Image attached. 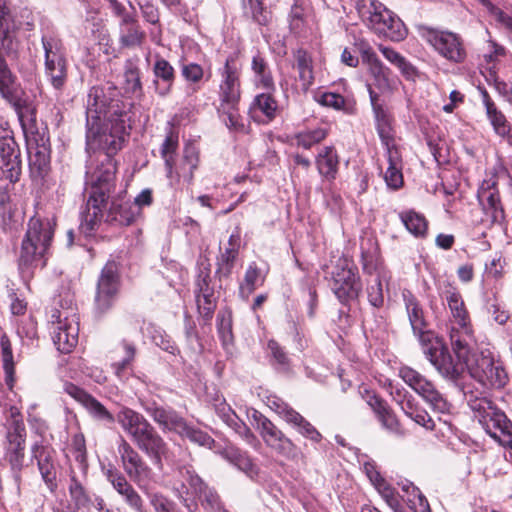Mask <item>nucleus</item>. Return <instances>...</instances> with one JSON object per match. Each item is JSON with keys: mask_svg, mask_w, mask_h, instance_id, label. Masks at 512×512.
Wrapping results in <instances>:
<instances>
[{"mask_svg": "<svg viewBox=\"0 0 512 512\" xmlns=\"http://www.w3.org/2000/svg\"><path fill=\"white\" fill-rule=\"evenodd\" d=\"M69 494L77 509L85 508L90 503V498L73 469L70 472Z\"/></svg>", "mask_w": 512, "mask_h": 512, "instance_id": "nucleus-52", "label": "nucleus"}, {"mask_svg": "<svg viewBox=\"0 0 512 512\" xmlns=\"http://www.w3.org/2000/svg\"><path fill=\"white\" fill-rule=\"evenodd\" d=\"M139 216V211L129 201L114 200L112 201L106 222L112 225L129 226Z\"/></svg>", "mask_w": 512, "mask_h": 512, "instance_id": "nucleus-34", "label": "nucleus"}, {"mask_svg": "<svg viewBox=\"0 0 512 512\" xmlns=\"http://www.w3.org/2000/svg\"><path fill=\"white\" fill-rule=\"evenodd\" d=\"M144 410L163 431L178 434L185 427V420L173 409L164 408L153 402L146 404Z\"/></svg>", "mask_w": 512, "mask_h": 512, "instance_id": "nucleus-27", "label": "nucleus"}, {"mask_svg": "<svg viewBox=\"0 0 512 512\" xmlns=\"http://www.w3.org/2000/svg\"><path fill=\"white\" fill-rule=\"evenodd\" d=\"M378 49L387 61L396 66L401 71L402 75L406 79L414 80L416 78V68L409 61H407L404 56H402L393 48L384 45H379Z\"/></svg>", "mask_w": 512, "mask_h": 512, "instance_id": "nucleus-43", "label": "nucleus"}, {"mask_svg": "<svg viewBox=\"0 0 512 512\" xmlns=\"http://www.w3.org/2000/svg\"><path fill=\"white\" fill-rule=\"evenodd\" d=\"M87 151L113 157L123 146L126 135V113L119 101L108 99L101 87H92L86 103Z\"/></svg>", "mask_w": 512, "mask_h": 512, "instance_id": "nucleus-1", "label": "nucleus"}, {"mask_svg": "<svg viewBox=\"0 0 512 512\" xmlns=\"http://www.w3.org/2000/svg\"><path fill=\"white\" fill-rule=\"evenodd\" d=\"M240 69L232 57L226 59L220 69L218 113L226 127L235 132L245 133L246 126L239 114L241 97Z\"/></svg>", "mask_w": 512, "mask_h": 512, "instance_id": "nucleus-4", "label": "nucleus"}, {"mask_svg": "<svg viewBox=\"0 0 512 512\" xmlns=\"http://www.w3.org/2000/svg\"><path fill=\"white\" fill-rule=\"evenodd\" d=\"M328 136L326 127H317L298 132L295 137V143L298 147L309 150L315 145L321 143Z\"/></svg>", "mask_w": 512, "mask_h": 512, "instance_id": "nucleus-47", "label": "nucleus"}, {"mask_svg": "<svg viewBox=\"0 0 512 512\" xmlns=\"http://www.w3.org/2000/svg\"><path fill=\"white\" fill-rule=\"evenodd\" d=\"M20 23L12 19L9 9L5 4H2V50L6 51L7 55H15L19 41L16 38V29H18Z\"/></svg>", "mask_w": 512, "mask_h": 512, "instance_id": "nucleus-38", "label": "nucleus"}, {"mask_svg": "<svg viewBox=\"0 0 512 512\" xmlns=\"http://www.w3.org/2000/svg\"><path fill=\"white\" fill-rule=\"evenodd\" d=\"M154 86L156 93L165 97L171 92L175 81V70L164 58L158 57L153 66Z\"/></svg>", "mask_w": 512, "mask_h": 512, "instance_id": "nucleus-33", "label": "nucleus"}, {"mask_svg": "<svg viewBox=\"0 0 512 512\" xmlns=\"http://www.w3.org/2000/svg\"><path fill=\"white\" fill-rule=\"evenodd\" d=\"M376 414L378 421L381 423L382 427L386 429L388 432L395 435H402L401 425L394 414V412L389 408V406H385L381 410H379Z\"/></svg>", "mask_w": 512, "mask_h": 512, "instance_id": "nucleus-57", "label": "nucleus"}, {"mask_svg": "<svg viewBox=\"0 0 512 512\" xmlns=\"http://www.w3.org/2000/svg\"><path fill=\"white\" fill-rule=\"evenodd\" d=\"M220 455L236 466L239 470L253 478L258 474V468L246 452L241 451L235 446H226L219 451Z\"/></svg>", "mask_w": 512, "mask_h": 512, "instance_id": "nucleus-39", "label": "nucleus"}, {"mask_svg": "<svg viewBox=\"0 0 512 512\" xmlns=\"http://www.w3.org/2000/svg\"><path fill=\"white\" fill-rule=\"evenodd\" d=\"M356 10L364 25L380 37L404 40L408 30L403 21L377 0H358Z\"/></svg>", "mask_w": 512, "mask_h": 512, "instance_id": "nucleus-6", "label": "nucleus"}, {"mask_svg": "<svg viewBox=\"0 0 512 512\" xmlns=\"http://www.w3.org/2000/svg\"><path fill=\"white\" fill-rule=\"evenodd\" d=\"M399 376L411 389L421 396L435 412L440 414H449L451 412L452 405L447 401L444 395L440 393L432 381L417 370L409 366H402L399 369Z\"/></svg>", "mask_w": 512, "mask_h": 512, "instance_id": "nucleus-12", "label": "nucleus"}, {"mask_svg": "<svg viewBox=\"0 0 512 512\" xmlns=\"http://www.w3.org/2000/svg\"><path fill=\"white\" fill-rule=\"evenodd\" d=\"M137 448L149 457L152 463L159 469H163L164 461H171V453L168 443L150 425L135 441Z\"/></svg>", "mask_w": 512, "mask_h": 512, "instance_id": "nucleus-19", "label": "nucleus"}, {"mask_svg": "<svg viewBox=\"0 0 512 512\" xmlns=\"http://www.w3.org/2000/svg\"><path fill=\"white\" fill-rule=\"evenodd\" d=\"M264 276L261 274L260 269L256 263H251L244 276L243 282L239 287V295L243 299L247 300L249 296L255 291V289L262 285L264 282Z\"/></svg>", "mask_w": 512, "mask_h": 512, "instance_id": "nucleus-46", "label": "nucleus"}, {"mask_svg": "<svg viewBox=\"0 0 512 512\" xmlns=\"http://www.w3.org/2000/svg\"><path fill=\"white\" fill-rule=\"evenodd\" d=\"M285 422L301 436L314 443H319L322 440L321 433L296 410L290 413V416Z\"/></svg>", "mask_w": 512, "mask_h": 512, "instance_id": "nucleus-41", "label": "nucleus"}, {"mask_svg": "<svg viewBox=\"0 0 512 512\" xmlns=\"http://www.w3.org/2000/svg\"><path fill=\"white\" fill-rule=\"evenodd\" d=\"M483 102L486 107L487 116L495 132L501 137L507 136L510 132V127L506 117L497 110L495 104L492 102L486 91L483 92Z\"/></svg>", "mask_w": 512, "mask_h": 512, "instance_id": "nucleus-44", "label": "nucleus"}, {"mask_svg": "<svg viewBox=\"0 0 512 512\" xmlns=\"http://www.w3.org/2000/svg\"><path fill=\"white\" fill-rule=\"evenodd\" d=\"M2 97L14 108L26 135H38L36 108L11 71L2 64Z\"/></svg>", "mask_w": 512, "mask_h": 512, "instance_id": "nucleus-9", "label": "nucleus"}, {"mask_svg": "<svg viewBox=\"0 0 512 512\" xmlns=\"http://www.w3.org/2000/svg\"><path fill=\"white\" fill-rule=\"evenodd\" d=\"M478 199L485 213L491 216L492 222L501 223L505 219L497 181L494 177L482 182L478 190Z\"/></svg>", "mask_w": 512, "mask_h": 512, "instance_id": "nucleus-23", "label": "nucleus"}, {"mask_svg": "<svg viewBox=\"0 0 512 512\" xmlns=\"http://www.w3.org/2000/svg\"><path fill=\"white\" fill-rule=\"evenodd\" d=\"M332 290L340 302L345 303L358 297L361 291L360 278L353 268L340 267L333 273Z\"/></svg>", "mask_w": 512, "mask_h": 512, "instance_id": "nucleus-22", "label": "nucleus"}, {"mask_svg": "<svg viewBox=\"0 0 512 512\" xmlns=\"http://www.w3.org/2000/svg\"><path fill=\"white\" fill-rule=\"evenodd\" d=\"M7 430L9 445L6 452V459L9 461L11 469L14 472L15 481L18 483L20 480L19 471L21 470L24 461V440L26 430L20 409L15 404L9 406Z\"/></svg>", "mask_w": 512, "mask_h": 512, "instance_id": "nucleus-13", "label": "nucleus"}, {"mask_svg": "<svg viewBox=\"0 0 512 512\" xmlns=\"http://www.w3.org/2000/svg\"><path fill=\"white\" fill-rule=\"evenodd\" d=\"M65 304L60 303L61 310L51 309L49 324L54 345L60 352L69 353L78 343L79 325L71 296L66 297Z\"/></svg>", "mask_w": 512, "mask_h": 512, "instance_id": "nucleus-10", "label": "nucleus"}, {"mask_svg": "<svg viewBox=\"0 0 512 512\" xmlns=\"http://www.w3.org/2000/svg\"><path fill=\"white\" fill-rule=\"evenodd\" d=\"M267 405L270 409L277 413L284 421H286L290 416V413L294 411V409L289 404H287L277 396L268 397Z\"/></svg>", "mask_w": 512, "mask_h": 512, "instance_id": "nucleus-63", "label": "nucleus"}, {"mask_svg": "<svg viewBox=\"0 0 512 512\" xmlns=\"http://www.w3.org/2000/svg\"><path fill=\"white\" fill-rule=\"evenodd\" d=\"M267 348L271 357L272 364L275 365L278 370H288L289 358L279 343L275 340H269Z\"/></svg>", "mask_w": 512, "mask_h": 512, "instance_id": "nucleus-59", "label": "nucleus"}, {"mask_svg": "<svg viewBox=\"0 0 512 512\" xmlns=\"http://www.w3.org/2000/svg\"><path fill=\"white\" fill-rule=\"evenodd\" d=\"M21 175L20 150L13 138L2 136V179L15 183Z\"/></svg>", "mask_w": 512, "mask_h": 512, "instance_id": "nucleus-25", "label": "nucleus"}, {"mask_svg": "<svg viewBox=\"0 0 512 512\" xmlns=\"http://www.w3.org/2000/svg\"><path fill=\"white\" fill-rule=\"evenodd\" d=\"M195 296L199 314L201 315L204 323H209L213 317L217 302L214 296V290L210 286V275L208 270H202L199 273L196 280Z\"/></svg>", "mask_w": 512, "mask_h": 512, "instance_id": "nucleus-24", "label": "nucleus"}, {"mask_svg": "<svg viewBox=\"0 0 512 512\" xmlns=\"http://www.w3.org/2000/svg\"><path fill=\"white\" fill-rule=\"evenodd\" d=\"M145 39V32L141 29L137 17H128L119 22V43L124 48L140 46Z\"/></svg>", "mask_w": 512, "mask_h": 512, "instance_id": "nucleus-35", "label": "nucleus"}, {"mask_svg": "<svg viewBox=\"0 0 512 512\" xmlns=\"http://www.w3.org/2000/svg\"><path fill=\"white\" fill-rule=\"evenodd\" d=\"M295 65L298 70L299 80L303 90H308L313 83V67L311 56L303 49H298L294 53Z\"/></svg>", "mask_w": 512, "mask_h": 512, "instance_id": "nucleus-42", "label": "nucleus"}, {"mask_svg": "<svg viewBox=\"0 0 512 512\" xmlns=\"http://www.w3.org/2000/svg\"><path fill=\"white\" fill-rule=\"evenodd\" d=\"M251 69L257 87L267 91H275V83L267 61L257 54L252 58Z\"/></svg>", "mask_w": 512, "mask_h": 512, "instance_id": "nucleus-40", "label": "nucleus"}, {"mask_svg": "<svg viewBox=\"0 0 512 512\" xmlns=\"http://www.w3.org/2000/svg\"><path fill=\"white\" fill-rule=\"evenodd\" d=\"M198 152L192 146L186 147L183 157L178 163L173 160V184L170 185L177 189L181 180L191 184L194 178V171L198 166ZM171 181V179H169Z\"/></svg>", "mask_w": 512, "mask_h": 512, "instance_id": "nucleus-29", "label": "nucleus"}, {"mask_svg": "<svg viewBox=\"0 0 512 512\" xmlns=\"http://www.w3.org/2000/svg\"><path fill=\"white\" fill-rule=\"evenodd\" d=\"M178 146V140L173 136H168L164 140L161 147V154L165 161L166 174L169 179H171V183L173 184V154L176 151Z\"/></svg>", "mask_w": 512, "mask_h": 512, "instance_id": "nucleus-58", "label": "nucleus"}, {"mask_svg": "<svg viewBox=\"0 0 512 512\" xmlns=\"http://www.w3.org/2000/svg\"><path fill=\"white\" fill-rule=\"evenodd\" d=\"M356 10L364 25L380 37L404 40L408 30L403 21L377 0H358Z\"/></svg>", "mask_w": 512, "mask_h": 512, "instance_id": "nucleus-5", "label": "nucleus"}, {"mask_svg": "<svg viewBox=\"0 0 512 512\" xmlns=\"http://www.w3.org/2000/svg\"><path fill=\"white\" fill-rule=\"evenodd\" d=\"M119 285L118 267L114 261L107 262L103 267L95 297L96 308L99 312L107 311L113 302Z\"/></svg>", "mask_w": 512, "mask_h": 512, "instance_id": "nucleus-20", "label": "nucleus"}, {"mask_svg": "<svg viewBox=\"0 0 512 512\" xmlns=\"http://www.w3.org/2000/svg\"><path fill=\"white\" fill-rule=\"evenodd\" d=\"M181 75L186 82L190 83V90L192 93L200 89V83L204 77V70L202 66L197 63H184L181 65Z\"/></svg>", "mask_w": 512, "mask_h": 512, "instance_id": "nucleus-53", "label": "nucleus"}, {"mask_svg": "<svg viewBox=\"0 0 512 512\" xmlns=\"http://www.w3.org/2000/svg\"><path fill=\"white\" fill-rule=\"evenodd\" d=\"M367 294H368L369 303L373 307L379 308L383 305L384 295H383L382 282H381L379 275H377L374 278L373 283L368 286Z\"/></svg>", "mask_w": 512, "mask_h": 512, "instance_id": "nucleus-62", "label": "nucleus"}, {"mask_svg": "<svg viewBox=\"0 0 512 512\" xmlns=\"http://www.w3.org/2000/svg\"><path fill=\"white\" fill-rule=\"evenodd\" d=\"M449 338L453 352L457 357L455 364L461 365L459 376L463 372V363L469 358L474 343V331L472 324L452 323L449 329ZM458 377L455 381H457Z\"/></svg>", "mask_w": 512, "mask_h": 512, "instance_id": "nucleus-21", "label": "nucleus"}, {"mask_svg": "<svg viewBox=\"0 0 512 512\" xmlns=\"http://www.w3.org/2000/svg\"><path fill=\"white\" fill-rule=\"evenodd\" d=\"M89 415L97 421L107 424L115 422V416L95 397L91 395L87 403L84 405Z\"/></svg>", "mask_w": 512, "mask_h": 512, "instance_id": "nucleus-55", "label": "nucleus"}, {"mask_svg": "<svg viewBox=\"0 0 512 512\" xmlns=\"http://www.w3.org/2000/svg\"><path fill=\"white\" fill-rule=\"evenodd\" d=\"M405 228L415 237H425L428 230V221L424 215L413 210L404 211L399 214Z\"/></svg>", "mask_w": 512, "mask_h": 512, "instance_id": "nucleus-45", "label": "nucleus"}, {"mask_svg": "<svg viewBox=\"0 0 512 512\" xmlns=\"http://www.w3.org/2000/svg\"><path fill=\"white\" fill-rule=\"evenodd\" d=\"M464 367L472 378L487 387L500 389L508 381L505 369L490 354L481 353L472 361L468 359L463 363Z\"/></svg>", "mask_w": 512, "mask_h": 512, "instance_id": "nucleus-17", "label": "nucleus"}, {"mask_svg": "<svg viewBox=\"0 0 512 512\" xmlns=\"http://www.w3.org/2000/svg\"><path fill=\"white\" fill-rule=\"evenodd\" d=\"M118 348L123 351L124 357L122 360L114 362L112 364V368L115 375L119 379H123L126 377L127 370L130 368L131 363L135 357L136 347L133 343L127 340H122Z\"/></svg>", "mask_w": 512, "mask_h": 512, "instance_id": "nucleus-49", "label": "nucleus"}, {"mask_svg": "<svg viewBox=\"0 0 512 512\" xmlns=\"http://www.w3.org/2000/svg\"><path fill=\"white\" fill-rule=\"evenodd\" d=\"M33 457L37 460L42 479L48 489L54 492L57 488L56 466L54 463L55 452L51 447L35 444L32 448Z\"/></svg>", "mask_w": 512, "mask_h": 512, "instance_id": "nucleus-28", "label": "nucleus"}, {"mask_svg": "<svg viewBox=\"0 0 512 512\" xmlns=\"http://www.w3.org/2000/svg\"><path fill=\"white\" fill-rule=\"evenodd\" d=\"M55 225L54 217L41 219L34 216L30 218L21 245L19 257L21 268L32 266L47 254L53 239Z\"/></svg>", "mask_w": 512, "mask_h": 512, "instance_id": "nucleus-8", "label": "nucleus"}, {"mask_svg": "<svg viewBox=\"0 0 512 512\" xmlns=\"http://www.w3.org/2000/svg\"><path fill=\"white\" fill-rule=\"evenodd\" d=\"M271 92L272 91H268V93H261L257 95L251 105V108L254 112H261L268 121H271L276 117L278 110L277 101Z\"/></svg>", "mask_w": 512, "mask_h": 512, "instance_id": "nucleus-48", "label": "nucleus"}, {"mask_svg": "<svg viewBox=\"0 0 512 512\" xmlns=\"http://www.w3.org/2000/svg\"><path fill=\"white\" fill-rule=\"evenodd\" d=\"M117 452L125 474L140 489L146 490L153 479V471L139 452L122 436L117 444Z\"/></svg>", "mask_w": 512, "mask_h": 512, "instance_id": "nucleus-15", "label": "nucleus"}, {"mask_svg": "<svg viewBox=\"0 0 512 512\" xmlns=\"http://www.w3.org/2000/svg\"><path fill=\"white\" fill-rule=\"evenodd\" d=\"M177 479L173 482V490L176 495L187 504V496L193 495L198 498L202 507L210 512L226 511L221 503L217 492L203 482L190 465H178L175 471Z\"/></svg>", "mask_w": 512, "mask_h": 512, "instance_id": "nucleus-7", "label": "nucleus"}, {"mask_svg": "<svg viewBox=\"0 0 512 512\" xmlns=\"http://www.w3.org/2000/svg\"><path fill=\"white\" fill-rule=\"evenodd\" d=\"M388 167L384 174V180L391 189H399L403 185L402 157L397 147L386 149Z\"/></svg>", "mask_w": 512, "mask_h": 512, "instance_id": "nucleus-37", "label": "nucleus"}, {"mask_svg": "<svg viewBox=\"0 0 512 512\" xmlns=\"http://www.w3.org/2000/svg\"><path fill=\"white\" fill-rule=\"evenodd\" d=\"M339 163L338 153L332 145L321 148L315 158L318 173L328 182H332L336 179Z\"/></svg>", "mask_w": 512, "mask_h": 512, "instance_id": "nucleus-31", "label": "nucleus"}, {"mask_svg": "<svg viewBox=\"0 0 512 512\" xmlns=\"http://www.w3.org/2000/svg\"><path fill=\"white\" fill-rule=\"evenodd\" d=\"M468 405L483 429L493 439L499 441L512 431L510 420L486 397L469 399Z\"/></svg>", "mask_w": 512, "mask_h": 512, "instance_id": "nucleus-11", "label": "nucleus"}, {"mask_svg": "<svg viewBox=\"0 0 512 512\" xmlns=\"http://www.w3.org/2000/svg\"><path fill=\"white\" fill-rule=\"evenodd\" d=\"M443 299L446 301L451 314L450 322L471 324L469 312L465 306L462 295L456 289L451 287L443 292Z\"/></svg>", "mask_w": 512, "mask_h": 512, "instance_id": "nucleus-36", "label": "nucleus"}, {"mask_svg": "<svg viewBox=\"0 0 512 512\" xmlns=\"http://www.w3.org/2000/svg\"><path fill=\"white\" fill-rule=\"evenodd\" d=\"M419 33L447 61L458 64L466 59V49L459 35L427 26L421 27Z\"/></svg>", "mask_w": 512, "mask_h": 512, "instance_id": "nucleus-14", "label": "nucleus"}, {"mask_svg": "<svg viewBox=\"0 0 512 512\" xmlns=\"http://www.w3.org/2000/svg\"><path fill=\"white\" fill-rule=\"evenodd\" d=\"M403 490L408 493L407 502L414 512H431L426 497L412 483L404 485Z\"/></svg>", "mask_w": 512, "mask_h": 512, "instance_id": "nucleus-54", "label": "nucleus"}, {"mask_svg": "<svg viewBox=\"0 0 512 512\" xmlns=\"http://www.w3.org/2000/svg\"><path fill=\"white\" fill-rule=\"evenodd\" d=\"M149 502L151 506L154 508L155 512H172L174 509V504L159 493H152L148 495Z\"/></svg>", "mask_w": 512, "mask_h": 512, "instance_id": "nucleus-64", "label": "nucleus"}, {"mask_svg": "<svg viewBox=\"0 0 512 512\" xmlns=\"http://www.w3.org/2000/svg\"><path fill=\"white\" fill-rule=\"evenodd\" d=\"M2 362L5 371V382L8 388L12 391L14 386V361L9 340L5 335H2Z\"/></svg>", "mask_w": 512, "mask_h": 512, "instance_id": "nucleus-51", "label": "nucleus"}, {"mask_svg": "<svg viewBox=\"0 0 512 512\" xmlns=\"http://www.w3.org/2000/svg\"><path fill=\"white\" fill-rule=\"evenodd\" d=\"M359 52L363 63L368 65L369 71L375 78L377 85L380 88L388 86L390 70L379 60L372 47L368 43L362 41L359 43Z\"/></svg>", "mask_w": 512, "mask_h": 512, "instance_id": "nucleus-32", "label": "nucleus"}, {"mask_svg": "<svg viewBox=\"0 0 512 512\" xmlns=\"http://www.w3.org/2000/svg\"><path fill=\"white\" fill-rule=\"evenodd\" d=\"M115 421L119 423L124 432H126L134 442L150 425H152L141 413L122 406L115 416Z\"/></svg>", "mask_w": 512, "mask_h": 512, "instance_id": "nucleus-30", "label": "nucleus"}, {"mask_svg": "<svg viewBox=\"0 0 512 512\" xmlns=\"http://www.w3.org/2000/svg\"><path fill=\"white\" fill-rule=\"evenodd\" d=\"M403 298L412 331L417 337L426 359L442 377L456 380L459 377L461 365L452 361V356L442 340L426 329L424 311L416 297L410 292H404Z\"/></svg>", "mask_w": 512, "mask_h": 512, "instance_id": "nucleus-3", "label": "nucleus"}, {"mask_svg": "<svg viewBox=\"0 0 512 512\" xmlns=\"http://www.w3.org/2000/svg\"><path fill=\"white\" fill-rule=\"evenodd\" d=\"M376 130L386 149L395 148L394 132L391 116L376 122Z\"/></svg>", "mask_w": 512, "mask_h": 512, "instance_id": "nucleus-61", "label": "nucleus"}, {"mask_svg": "<svg viewBox=\"0 0 512 512\" xmlns=\"http://www.w3.org/2000/svg\"><path fill=\"white\" fill-rule=\"evenodd\" d=\"M45 56V74L56 90H62L67 82V60L61 39L56 36H42Z\"/></svg>", "mask_w": 512, "mask_h": 512, "instance_id": "nucleus-16", "label": "nucleus"}, {"mask_svg": "<svg viewBox=\"0 0 512 512\" xmlns=\"http://www.w3.org/2000/svg\"><path fill=\"white\" fill-rule=\"evenodd\" d=\"M245 15L259 25H267L271 19L270 12L263 6L261 0H244Z\"/></svg>", "mask_w": 512, "mask_h": 512, "instance_id": "nucleus-50", "label": "nucleus"}, {"mask_svg": "<svg viewBox=\"0 0 512 512\" xmlns=\"http://www.w3.org/2000/svg\"><path fill=\"white\" fill-rule=\"evenodd\" d=\"M250 419L259 430L265 444L280 455L289 456L294 450V443L267 417L253 410Z\"/></svg>", "mask_w": 512, "mask_h": 512, "instance_id": "nucleus-18", "label": "nucleus"}, {"mask_svg": "<svg viewBox=\"0 0 512 512\" xmlns=\"http://www.w3.org/2000/svg\"><path fill=\"white\" fill-rule=\"evenodd\" d=\"M116 165L113 157L104 153H90L86 165V184L91 187L85 209L81 212L80 232L94 235L103 218L109 194L114 187Z\"/></svg>", "mask_w": 512, "mask_h": 512, "instance_id": "nucleus-2", "label": "nucleus"}, {"mask_svg": "<svg viewBox=\"0 0 512 512\" xmlns=\"http://www.w3.org/2000/svg\"><path fill=\"white\" fill-rule=\"evenodd\" d=\"M106 477L113 488L125 499V502L132 509L137 512H145L142 497L120 471L115 468L108 469Z\"/></svg>", "mask_w": 512, "mask_h": 512, "instance_id": "nucleus-26", "label": "nucleus"}, {"mask_svg": "<svg viewBox=\"0 0 512 512\" xmlns=\"http://www.w3.org/2000/svg\"><path fill=\"white\" fill-rule=\"evenodd\" d=\"M124 80H125V91L134 96L142 95V84L140 80V70L129 63L124 72Z\"/></svg>", "mask_w": 512, "mask_h": 512, "instance_id": "nucleus-56", "label": "nucleus"}, {"mask_svg": "<svg viewBox=\"0 0 512 512\" xmlns=\"http://www.w3.org/2000/svg\"><path fill=\"white\" fill-rule=\"evenodd\" d=\"M178 434L188 438L191 442L210 449L215 444V441L206 432L193 428L186 422L183 431H179Z\"/></svg>", "mask_w": 512, "mask_h": 512, "instance_id": "nucleus-60", "label": "nucleus"}]
</instances>
